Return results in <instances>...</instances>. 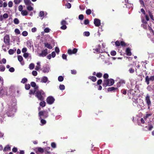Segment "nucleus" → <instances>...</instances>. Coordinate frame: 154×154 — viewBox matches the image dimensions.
<instances>
[{"mask_svg":"<svg viewBox=\"0 0 154 154\" xmlns=\"http://www.w3.org/2000/svg\"><path fill=\"white\" fill-rule=\"evenodd\" d=\"M149 131H151L153 128V126L151 125H148L145 127Z\"/></svg>","mask_w":154,"mask_h":154,"instance_id":"obj_20","label":"nucleus"},{"mask_svg":"<svg viewBox=\"0 0 154 154\" xmlns=\"http://www.w3.org/2000/svg\"><path fill=\"white\" fill-rule=\"evenodd\" d=\"M126 52L127 54V55L128 56H130L131 54V51L130 49L129 48H127L126 51Z\"/></svg>","mask_w":154,"mask_h":154,"instance_id":"obj_17","label":"nucleus"},{"mask_svg":"<svg viewBox=\"0 0 154 154\" xmlns=\"http://www.w3.org/2000/svg\"><path fill=\"white\" fill-rule=\"evenodd\" d=\"M67 26L66 25H62L60 27V28L63 30H65L66 29Z\"/></svg>","mask_w":154,"mask_h":154,"instance_id":"obj_62","label":"nucleus"},{"mask_svg":"<svg viewBox=\"0 0 154 154\" xmlns=\"http://www.w3.org/2000/svg\"><path fill=\"white\" fill-rule=\"evenodd\" d=\"M31 85L32 87L34 88V89L35 90H38V87L36 85L35 83L34 82H32L31 83Z\"/></svg>","mask_w":154,"mask_h":154,"instance_id":"obj_12","label":"nucleus"},{"mask_svg":"<svg viewBox=\"0 0 154 154\" xmlns=\"http://www.w3.org/2000/svg\"><path fill=\"white\" fill-rule=\"evenodd\" d=\"M34 64L33 63H31L29 65V68L30 69H32L34 67Z\"/></svg>","mask_w":154,"mask_h":154,"instance_id":"obj_35","label":"nucleus"},{"mask_svg":"<svg viewBox=\"0 0 154 154\" xmlns=\"http://www.w3.org/2000/svg\"><path fill=\"white\" fill-rule=\"evenodd\" d=\"M125 82L124 80H120L117 84V85L118 87H119L123 84H125Z\"/></svg>","mask_w":154,"mask_h":154,"instance_id":"obj_14","label":"nucleus"},{"mask_svg":"<svg viewBox=\"0 0 154 154\" xmlns=\"http://www.w3.org/2000/svg\"><path fill=\"white\" fill-rule=\"evenodd\" d=\"M9 149H10V147L9 145H7L4 148L3 151H6Z\"/></svg>","mask_w":154,"mask_h":154,"instance_id":"obj_30","label":"nucleus"},{"mask_svg":"<svg viewBox=\"0 0 154 154\" xmlns=\"http://www.w3.org/2000/svg\"><path fill=\"white\" fill-rule=\"evenodd\" d=\"M14 23L16 24H17L19 23V21L18 19L15 18L14 19Z\"/></svg>","mask_w":154,"mask_h":154,"instance_id":"obj_37","label":"nucleus"},{"mask_svg":"<svg viewBox=\"0 0 154 154\" xmlns=\"http://www.w3.org/2000/svg\"><path fill=\"white\" fill-rule=\"evenodd\" d=\"M94 23L96 26H99L101 25L100 20L98 19L95 18L94 19Z\"/></svg>","mask_w":154,"mask_h":154,"instance_id":"obj_11","label":"nucleus"},{"mask_svg":"<svg viewBox=\"0 0 154 154\" xmlns=\"http://www.w3.org/2000/svg\"><path fill=\"white\" fill-rule=\"evenodd\" d=\"M110 54L112 56H115L116 54V52L114 51H112L111 52Z\"/></svg>","mask_w":154,"mask_h":154,"instance_id":"obj_55","label":"nucleus"},{"mask_svg":"<svg viewBox=\"0 0 154 154\" xmlns=\"http://www.w3.org/2000/svg\"><path fill=\"white\" fill-rule=\"evenodd\" d=\"M45 95L44 92L42 90L38 91L36 92V96L39 100H43Z\"/></svg>","mask_w":154,"mask_h":154,"instance_id":"obj_2","label":"nucleus"},{"mask_svg":"<svg viewBox=\"0 0 154 154\" xmlns=\"http://www.w3.org/2000/svg\"><path fill=\"white\" fill-rule=\"evenodd\" d=\"M132 101L133 102V104L134 106H136L137 105L138 101H137V99L134 98H132Z\"/></svg>","mask_w":154,"mask_h":154,"instance_id":"obj_22","label":"nucleus"},{"mask_svg":"<svg viewBox=\"0 0 154 154\" xmlns=\"http://www.w3.org/2000/svg\"><path fill=\"white\" fill-rule=\"evenodd\" d=\"M21 14L23 16L27 15H28L27 11L26 10H23L22 11Z\"/></svg>","mask_w":154,"mask_h":154,"instance_id":"obj_21","label":"nucleus"},{"mask_svg":"<svg viewBox=\"0 0 154 154\" xmlns=\"http://www.w3.org/2000/svg\"><path fill=\"white\" fill-rule=\"evenodd\" d=\"M4 42L7 45H9L10 38L8 35H6L4 36Z\"/></svg>","mask_w":154,"mask_h":154,"instance_id":"obj_8","label":"nucleus"},{"mask_svg":"<svg viewBox=\"0 0 154 154\" xmlns=\"http://www.w3.org/2000/svg\"><path fill=\"white\" fill-rule=\"evenodd\" d=\"M27 49L26 48H23L22 50V51L23 53H25L27 51Z\"/></svg>","mask_w":154,"mask_h":154,"instance_id":"obj_64","label":"nucleus"},{"mask_svg":"<svg viewBox=\"0 0 154 154\" xmlns=\"http://www.w3.org/2000/svg\"><path fill=\"white\" fill-rule=\"evenodd\" d=\"M14 32L17 34H19L20 33V31L18 29H15Z\"/></svg>","mask_w":154,"mask_h":154,"instance_id":"obj_51","label":"nucleus"},{"mask_svg":"<svg viewBox=\"0 0 154 154\" xmlns=\"http://www.w3.org/2000/svg\"><path fill=\"white\" fill-rule=\"evenodd\" d=\"M66 21L64 20H63L61 22V24L62 25H66Z\"/></svg>","mask_w":154,"mask_h":154,"instance_id":"obj_57","label":"nucleus"},{"mask_svg":"<svg viewBox=\"0 0 154 154\" xmlns=\"http://www.w3.org/2000/svg\"><path fill=\"white\" fill-rule=\"evenodd\" d=\"M5 69V67L3 65H0V71L3 72Z\"/></svg>","mask_w":154,"mask_h":154,"instance_id":"obj_29","label":"nucleus"},{"mask_svg":"<svg viewBox=\"0 0 154 154\" xmlns=\"http://www.w3.org/2000/svg\"><path fill=\"white\" fill-rule=\"evenodd\" d=\"M37 81L44 83H46L47 82L48 83L50 82V81L48 80V77L45 76L40 78H37Z\"/></svg>","mask_w":154,"mask_h":154,"instance_id":"obj_5","label":"nucleus"},{"mask_svg":"<svg viewBox=\"0 0 154 154\" xmlns=\"http://www.w3.org/2000/svg\"><path fill=\"white\" fill-rule=\"evenodd\" d=\"M27 6L26 8L27 10L29 11H32L33 10V8L31 6L29 5Z\"/></svg>","mask_w":154,"mask_h":154,"instance_id":"obj_28","label":"nucleus"},{"mask_svg":"<svg viewBox=\"0 0 154 154\" xmlns=\"http://www.w3.org/2000/svg\"><path fill=\"white\" fill-rule=\"evenodd\" d=\"M148 14L150 17V18L152 20H154L153 19V15L151 13V12L150 11H148Z\"/></svg>","mask_w":154,"mask_h":154,"instance_id":"obj_39","label":"nucleus"},{"mask_svg":"<svg viewBox=\"0 0 154 154\" xmlns=\"http://www.w3.org/2000/svg\"><path fill=\"white\" fill-rule=\"evenodd\" d=\"M89 78L91 79L93 82H95L97 78L95 76H90Z\"/></svg>","mask_w":154,"mask_h":154,"instance_id":"obj_31","label":"nucleus"},{"mask_svg":"<svg viewBox=\"0 0 154 154\" xmlns=\"http://www.w3.org/2000/svg\"><path fill=\"white\" fill-rule=\"evenodd\" d=\"M40 105L42 107H44L45 106V102L44 101L41 102L40 103Z\"/></svg>","mask_w":154,"mask_h":154,"instance_id":"obj_34","label":"nucleus"},{"mask_svg":"<svg viewBox=\"0 0 154 154\" xmlns=\"http://www.w3.org/2000/svg\"><path fill=\"white\" fill-rule=\"evenodd\" d=\"M145 101L147 104L148 109H149L151 105V102L150 99V97L148 94H147L146 96Z\"/></svg>","mask_w":154,"mask_h":154,"instance_id":"obj_4","label":"nucleus"},{"mask_svg":"<svg viewBox=\"0 0 154 154\" xmlns=\"http://www.w3.org/2000/svg\"><path fill=\"white\" fill-rule=\"evenodd\" d=\"M96 75L97 77L100 78L102 76V74L100 72H98L96 74Z\"/></svg>","mask_w":154,"mask_h":154,"instance_id":"obj_40","label":"nucleus"},{"mask_svg":"<svg viewBox=\"0 0 154 154\" xmlns=\"http://www.w3.org/2000/svg\"><path fill=\"white\" fill-rule=\"evenodd\" d=\"M30 88V85L29 84H26L25 86V88L26 90H29Z\"/></svg>","mask_w":154,"mask_h":154,"instance_id":"obj_49","label":"nucleus"},{"mask_svg":"<svg viewBox=\"0 0 154 154\" xmlns=\"http://www.w3.org/2000/svg\"><path fill=\"white\" fill-rule=\"evenodd\" d=\"M37 149L38 151H39L40 152L42 153L44 152L43 149L41 147H38L37 148Z\"/></svg>","mask_w":154,"mask_h":154,"instance_id":"obj_41","label":"nucleus"},{"mask_svg":"<svg viewBox=\"0 0 154 154\" xmlns=\"http://www.w3.org/2000/svg\"><path fill=\"white\" fill-rule=\"evenodd\" d=\"M3 17L4 18L6 19L8 17V14L7 13H5L3 15Z\"/></svg>","mask_w":154,"mask_h":154,"instance_id":"obj_60","label":"nucleus"},{"mask_svg":"<svg viewBox=\"0 0 154 154\" xmlns=\"http://www.w3.org/2000/svg\"><path fill=\"white\" fill-rule=\"evenodd\" d=\"M41 119V122L42 124V125L45 124L46 123V121L43 119Z\"/></svg>","mask_w":154,"mask_h":154,"instance_id":"obj_42","label":"nucleus"},{"mask_svg":"<svg viewBox=\"0 0 154 154\" xmlns=\"http://www.w3.org/2000/svg\"><path fill=\"white\" fill-rule=\"evenodd\" d=\"M22 35L23 36H26L28 35V32L26 31H24L23 32Z\"/></svg>","mask_w":154,"mask_h":154,"instance_id":"obj_44","label":"nucleus"},{"mask_svg":"<svg viewBox=\"0 0 154 154\" xmlns=\"http://www.w3.org/2000/svg\"><path fill=\"white\" fill-rule=\"evenodd\" d=\"M44 44L45 47L49 49H51L52 48V47L51 45L48 43H45Z\"/></svg>","mask_w":154,"mask_h":154,"instance_id":"obj_19","label":"nucleus"},{"mask_svg":"<svg viewBox=\"0 0 154 154\" xmlns=\"http://www.w3.org/2000/svg\"><path fill=\"white\" fill-rule=\"evenodd\" d=\"M18 59L19 62H21V64L22 65H23L24 64V63H22V61L23 60V58L21 56L18 55Z\"/></svg>","mask_w":154,"mask_h":154,"instance_id":"obj_23","label":"nucleus"},{"mask_svg":"<svg viewBox=\"0 0 154 154\" xmlns=\"http://www.w3.org/2000/svg\"><path fill=\"white\" fill-rule=\"evenodd\" d=\"M27 81V79L26 78H23L22 79V80L21 81V82L22 83H23V84H24Z\"/></svg>","mask_w":154,"mask_h":154,"instance_id":"obj_36","label":"nucleus"},{"mask_svg":"<svg viewBox=\"0 0 154 154\" xmlns=\"http://www.w3.org/2000/svg\"><path fill=\"white\" fill-rule=\"evenodd\" d=\"M62 58L63 59L67 60L66 56L65 54H62Z\"/></svg>","mask_w":154,"mask_h":154,"instance_id":"obj_63","label":"nucleus"},{"mask_svg":"<svg viewBox=\"0 0 154 154\" xmlns=\"http://www.w3.org/2000/svg\"><path fill=\"white\" fill-rule=\"evenodd\" d=\"M13 3L12 1H9L8 3V7L10 8H11L13 6Z\"/></svg>","mask_w":154,"mask_h":154,"instance_id":"obj_47","label":"nucleus"},{"mask_svg":"<svg viewBox=\"0 0 154 154\" xmlns=\"http://www.w3.org/2000/svg\"><path fill=\"white\" fill-rule=\"evenodd\" d=\"M44 15V12L43 11H40L39 14V16L40 17H42Z\"/></svg>","mask_w":154,"mask_h":154,"instance_id":"obj_50","label":"nucleus"},{"mask_svg":"<svg viewBox=\"0 0 154 154\" xmlns=\"http://www.w3.org/2000/svg\"><path fill=\"white\" fill-rule=\"evenodd\" d=\"M91 12V11L90 9L87 10L86 11V14L88 15L90 14Z\"/></svg>","mask_w":154,"mask_h":154,"instance_id":"obj_43","label":"nucleus"},{"mask_svg":"<svg viewBox=\"0 0 154 154\" xmlns=\"http://www.w3.org/2000/svg\"><path fill=\"white\" fill-rule=\"evenodd\" d=\"M24 1L26 5H29L32 4L30 0H24Z\"/></svg>","mask_w":154,"mask_h":154,"instance_id":"obj_25","label":"nucleus"},{"mask_svg":"<svg viewBox=\"0 0 154 154\" xmlns=\"http://www.w3.org/2000/svg\"><path fill=\"white\" fill-rule=\"evenodd\" d=\"M78 49L77 48H74L72 50L70 49H69L68 50V53L69 54L71 55L72 54H75L77 52Z\"/></svg>","mask_w":154,"mask_h":154,"instance_id":"obj_10","label":"nucleus"},{"mask_svg":"<svg viewBox=\"0 0 154 154\" xmlns=\"http://www.w3.org/2000/svg\"><path fill=\"white\" fill-rule=\"evenodd\" d=\"M59 87L60 89L61 90H64L65 88V87L63 85H60Z\"/></svg>","mask_w":154,"mask_h":154,"instance_id":"obj_32","label":"nucleus"},{"mask_svg":"<svg viewBox=\"0 0 154 154\" xmlns=\"http://www.w3.org/2000/svg\"><path fill=\"white\" fill-rule=\"evenodd\" d=\"M55 51L57 54H58L60 52V49L58 47H56L55 48Z\"/></svg>","mask_w":154,"mask_h":154,"instance_id":"obj_48","label":"nucleus"},{"mask_svg":"<svg viewBox=\"0 0 154 154\" xmlns=\"http://www.w3.org/2000/svg\"><path fill=\"white\" fill-rule=\"evenodd\" d=\"M100 45H98V48H96L95 49H94V52L96 53H99L100 52H102L103 51L102 50L101 51V50L100 48Z\"/></svg>","mask_w":154,"mask_h":154,"instance_id":"obj_13","label":"nucleus"},{"mask_svg":"<svg viewBox=\"0 0 154 154\" xmlns=\"http://www.w3.org/2000/svg\"><path fill=\"white\" fill-rule=\"evenodd\" d=\"M38 115L40 119H41L42 116H44V118H46L48 116V113L47 111H41L39 112Z\"/></svg>","mask_w":154,"mask_h":154,"instance_id":"obj_6","label":"nucleus"},{"mask_svg":"<svg viewBox=\"0 0 154 154\" xmlns=\"http://www.w3.org/2000/svg\"><path fill=\"white\" fill-rule=\"evenodd\" d=\"M11 105L9 104L8 106V109L7 112V114L8 116H11L16 112V101L14 100V102Z\"/></svg>","mask_w":154,"mask_h":154,"instance_id":"obj_1","label":"nucleus"},{"mask_svg":"<svg viewBox=\"0 0 154 154\" xmlns=\"http://www.w3.org/2000/svg\"><path fill=\"white\" fill-rule=\"evenodd\" d=\"M26 45L28 47L31 48L32 46H33L32 42L30 41H28L26 42Z\"/></svg>","mask_w":154,"mask_h":154,"instance_id":"obj_18","label":"nucleus"},{"mask_svg":"<svg viewBox=\"0 0 154 154\" xmlns=\"http://www.w3.org/2000/svg\"><path fill=\"white\" fill-rule=\"evenodd\" d=\"M117 89V88H116L114 87H109L108 88V91H111L116 90Z\"/></svg>","mask_w":154,"mask_h":154,"instance_id":"obj_26","label":"nucleus"},{"mask_svg":"<svg viewBox=\"0 0 154 154\" xmlns=\"http://www.w3.org/2000/svg\"><path fill=\"white\" fill-rule=\"evenodd\" d=\"M79 18L80 20H82L84 18V16L82 14H80L79 16Z\"/></svg>","mask_w":154,"mask_h":154,"instance_id":"obj_59","label":"nucleus"},{"mask_svg":"<svg viewBox=\"0 0 154 154\" xmlns=\"http://www.w3.org/2000/svg\"><path fill=\"white\" fill-rule=\"evenodd\" d=\"M37 65L35 67V69L37 71H38L41 68L40 62H38L37 63Z\"/></svg>","mask_w":154,"mask_h":154,"instance_id":"obj_16","label":"nucleus"},{"mask_svg":"<svg viewBox=\"0 0 154 154\" xmlns=\"http://www.w3.org/2000/svg\"><path fill=\"white\" fill-rule=\"evenodd\" d=\"M58 79L59 81L61 82L63 81L64 78L62 76H60L58 77Z\"/></svg>","mask_w":154,"mask_h":154,"instance_id":"obj_33","label":"nucleus"},{"mask_svg":"<svg viewBox=\"0 0 154 154\" xmlns=\"http://www.w3.org/2000/svg\"><path fill=\"white\" fill-rule=\"evenodd\" d=\"M15 69L13 67H11L9 69V71L11 72H13L14 71Z\"/></svg>","mask_w":154,"mask_h":154,"instance_id":"obj_61","label":"nucleus"},{"mask_svg":"<svg viewBox=\"0 0 154 154\" xmlns=\"http://www.w3.org/2000/svg\"><path fill=\"white\" fill-rule=\"evenodd\" d=\"M32 75L34 76H36L37 75V72L36 71H33L32 72Z\"/></svg>","mask_w":154,"mask_h":154,"instance_id":"obj_56","label":"nucleus"},{"mask_svg":"<svg viewBox=\"0 0 154 154\" xmlns=\"http://www.w3.org/2000/svg\"><path fill=\"white\" fill-rule=\"evenodd\" d=\"M55 100L54 98L52 96L48 97L46 100L48 103L49 104H51L53 103Z\"/></svg>","mask_w":154,"mask_h":154,"instance_id":"obj_7","label":"nucleus"},{"mask_svg":"<svg viewBox=\"0 0 154 154\" xmlns=\"http://www.w3.org/2000/svg\"><path fill=\"white\" fill-rule=\"evenodd\" d=\"M115 44L116 46H119L120 45V43L119 41H117L115 42Z\"/></svg>","mask_w":154,"mask_h":154,"instance_id":"obj_52","label":"nucleus"},{"mask_svg":"<svg viewBox=\"0 0 154 154\" xmlns=\"http://www.w3.org/2000/svg\"><path fill=\"white\" fill-rule=\"evenodd\" d=\"M90 32H85L83 33V35H84L86 36H88L90 35Z\"/></svg>","mask_w":154,"mask_h":154,"instance_id":"obj_38","label":"nucleus"},{"mask_svg":"<svg viewBox=\"0 0 154 154\" xmlns=\"http://www.w3.org/2000/svg\"><path fill=\"white\" fill-rule=\"evenodd\" d=\"M50 70V68L48 67H43L42 71L44 73H48Z\"/></svg>","mask_w":154,"mask_h":154,"instance_id":"obj_15","label":"nucleus"},{"mask_svg":"<svg viewBox=\"0 0 154 154\" xmlns=\"http://www.w3.org/2000/svg\"><path fill=\"white\" fill-rule=\"evenodd\" d=\"M18 10L19 11L22 12V11H23V7L21 5H20L19 6L18 8Z\"/></svg>","mask_w":154,"mask_h":154,"instance_id":"obj_53","label":"nucleus"},{"mask_svg":"<svg viewBox=\"0 0 154 154\" xmlns=\"http://www.w3.org/2000/svg\"><path fill=\"white\" fill-rule=\"evenodd\" d=\"M37 90H34H34H30L29 92V94H36V92H37L36 91Z\"/></svg>","mask_w":154,"mask_h":154,"instance_id":"obj_27","label":"nucleus"},{"mask_svg":"<svg viewBox=\"0 0 154 154\" xmlns=\"http://www.w3.org/2000/svg\"><path fill=\"white\" fill-rule=\"evenodd\" d=\"M48 49L46 48L43 50L42 51V53L39 54V56L42 57L45 56L47 55L48 53L50 52H48Z\"/></svg>","mask_w":154,"mask_h":154,"instance_id":"obj_9","label":"nucleus"},{"mask_svg":"<svg viewBox=\"0 0 154 154\" xmlns=\"http://www.w3.org/2000/svg\"><path fill=\"white\" fill-rule=\"evenodd\" d=\"M152 114L151 113H150L149 114H146L145 116H143V119L146 120L148 118L149 116H152Z\"/></svg>","mask_w":154,"mask_h":154,"instance_id":"obj_24","label":"nucleus"},{"mask_svg":"<svg viewBox=\"0 0 154 154\" xmlns=\"http://www.w3.org/2000/svg\"><path fill=\"white\" fill-rule=\"evenodd\" d=\"M103 86H111L113 85L114 81L112 79L104 80L103 81Z\"/></svg>","mask_w":154,"mask_h":154,"instance_id":"obj_3","label":"nucleus"},{"mask_svg":"<svg viewBox=\"0 0 154 154\" xmlns=\"http://www.w3.org/2000/svg\"><path fill=\"white\" fill-rule=\"evenodd\" d=\"M14 2L15 4H17L21 2V0H14Z\"/></svg>","mask_w":154,"mask_h":154,"instance_id":"obj_58","label":"nucleus"},{"mask_svg":"<svg viewBox=\"0 0 154 154\" xmlns=\"http://www.w3.org/2000/svg\"><path fill=\"white\" fill-rule=\"evenodd\" d=\"M14 51L13 50L10 49L8 51L9 54H10L12 55L14 53Z\"/></svg>","mask_w":154,"mask_h":154,"instance_id":"obj_45","label":"nucleus"},{"mask_svg":"<svg viewBox=\"0 0 154 154\" xmlns=\"http://www.w3.org/2000/svg\"><path fill=\"white\" fill-rule=\"evenodd\" d=\"M66 6L68 8H70L71 7V5L70 3H67L66 4Z\"/></svg>","mask_w":154,"mask_h":154,"instance_id":"obj_46","label":"nucleus"},{"mask_svg":"<svg viewBox=\"0 0 154 154\" xmlns=\"http://www.w3.org/2000/svg\"><path fill=\"white\" fill-rule=\"evenodd\" d=\"M29 54H28L27 53H25L23 54V56L25 58H27L29 56Z\"/></svg>","mask_w":154,"mask_h":154,"instance_id":"obj_54","label":"nucleus"}]
</instances>
